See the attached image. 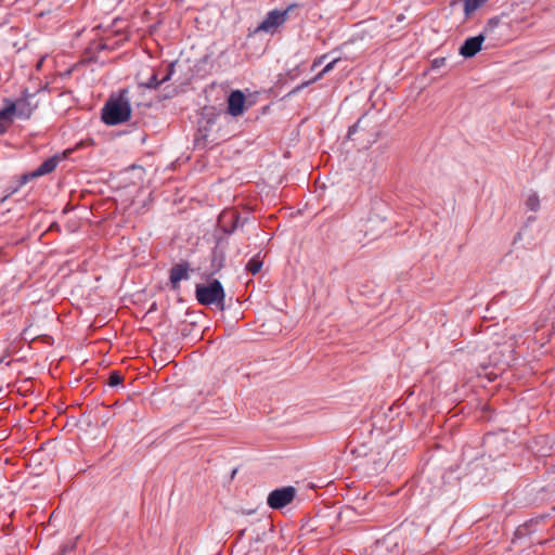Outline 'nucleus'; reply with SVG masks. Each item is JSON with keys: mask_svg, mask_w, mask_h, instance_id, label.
I'll use <instances>...</instances> for the list:
<instances>
[{"mask_svg": "<svg viewBox=\"0 0 555 555\" xmlns=\"http://www.w3.org/2000/svg\"><path fill=\"white\" fill-rule=\"evenodd\" d=\"M127 90L118 96L109 98L102 108V120L108 126H116L128 121L131 117V106L127 98Z\"/></svg>", "mask_w": 555, "mask_h": 555, "instance_id": "f257e3e1", "label": "nucleus"}, {"mask_svg": "<svg viewBox=\"0 0 555 555\" xmlns=\"http://www.w3.org/2000/svg\"><path fill=\"white\" fill-rule=\"evenodd\" d=\"M224 289L218 280L209 284L196 285V299L205 306L216 305L220 310L224 309Z\"/></svg>", "mask_w": 555, "mask_h": 555, "instance_id": "f03ea898", "label": "nucleus"}, {"mask_svg": "<svg viewBox=\"0 0 555 555\" xmlns=\"http://www.w3.org/2000/svg\"><path fill=\"white\" fill-rule=\"evenodd\" d=\"M35 93L24 90L16 101L4 99L3 103L9 108L12 116L20 119H29L38 107V103L34 102Z\"/></svg>", "mask_w": 555, "mask_h": 555, "instance_id": "7ed1b4c3", "label": "nucleus"}, {"mask_svg": "<svg viewBox=\"0 0 555 555\" xmlns=\"http://www.w3.org/2000/svg\"><path fill=\"white\" fill-rule=\"evenodd\" d=\"M294 7L295 4H292L284 11H270L266 18L253 31H250L249 35H256L258 33H274L278 27L286 22L288 12Z\"/></svg>", "mask_w": 555, "mask_h": 555, "instance_id": "20e7f679", "label": "nucleus"}, {"mask_svg": "<svg viewBox=\"0 0 555 555\" xmlns=\"http://www.w3.org/2000/svg\"><path fill=\"white\" fill-rule=\"evenodd\" d=\"M296 495L294 487L275 489L268 495L267 503L273 509H281L293 502Z\"/></svg>", "mask_w": 555, "mask_h": 555, "instance_id": "39448f33", "label": "nucleus"}, {"mask_svg": "<svg viewBox=\"0 0 555 555\" xmlns=\"http://www.w3.org/2000/svg\"><path fill=\"white\" fill-rule=\"evenodd\" d=\"M246 96L241 90H234L228 98V112L237 117L244 114Z\"/></svg>", "mask_w": 555, "mask_h": 555, "instance_id": "423d86ee", "label": "nucleus"}, {"mask_svg": "<svg viewBox=\"0 0 555 555\" xmlns=\"http://www.w3.org/2000/svg\"><path fill=\"white\" fill-rule=\"evenodd\" d=\"M485 39L482 34L467 38L460 48V54L464 57L475 56L481 50Z\"/></svg>", "mask_w": 555, "mask_h": 555, "instance_id": "0eeeda50", "label": "nucleus"}, {"mask_svg": "<svg viewBox=\"0 0 555 555\" xmlns=\"http://www.w3.org/2000/svg\"><path fill=\"white\" fill-rule=\"evenodd\" d=\"M189 270H190V267H189L188 262L177 263L170 269L169 279H170V283L172 284V288H175V289L179 288V283L182 280L189 279Z\"/></svg>", "mask_w": 555, "mask_h": 555, "instance_id": "6e6552de", "label": "nucleus"}, {"mask_svg": "<svg viewBox=\"0 0 555 555\" xmlns=\"http://www.w3.org/2000/svg\"><path fill=\"white\" fill-rule=\"evenodd\" d=\"M59 164V157L53 156L44 160L36 170L30 172L28 176H25V179L29 178H38L44 175H48L55 170Z\"/></svg>", "mask_w": 555, "mask_h": 555, "instance_id": "1a4fd4ad", "label": "nucleus"}, {"mask_svg": "<svg viewBox=\"0 0 555 555\" xmlns=\"http://www.w3.org/2000/svg\"><path fill=\"white\" fill-rule=\"evenodd\" d=\"M13 122L14 117L4 104V107L0 108V135L5 133L9 130V128L13 125Z\"/></svg>", "mask_w": 555, "mask_h": 555, "instance_id": "9d476101", "label": "nucleus"}, {"mask_svg": "<svg viewBox=\"0 0 555 555\" xmlns=\"http://www.w3.org/2000/svg\"><path fill=\"white\" fill-rule=\"evenodd\" d=\"M339 61V59H335L333 60L332 62H330L328 64L325 65V67L314 77L312 78L311 80H308V81H304L302 83H300L296 89H295V92L296 91H299L308 86H310L311 83L320 80L323 78V76L327 73H330L334 67H335V64Z\"/></svg>", "mask_w": 555, "mask_h": 555, "instance_id": "9b49d317", "label": "nucleus"}, {"mask_svg": "<svg viewBox=\"0 0 555 555\" xmlns=\"http://www.w3.org/2000/svg\"><path fill=\"white\" fill-rule=\"evenodd\" d=\"M488 0H464V13L470 16L477 9L483 5Z\"/></svg>", "mask_w": 555, "mask_h": 555, "instance_id": "f8f14e48", "label": "nucleus"}, {"mask_svg": "<svg viewBox=\"0 0 555 555\" xmlns=\"http://www.w3.org/2000/svg\"><path fill=\"white\" fill-rule=\"evenodd\" d=\"M261 267H262V261L259 260L258 258H251L247 264H246V269L251 273V274H257L258 272H260L261 270Z\"/></svg>", "mask_w": 555, "mask_h": 555, "instance_id": "ddd939ff", "label": "nucleus"}, {"mask_svg": "<svg viewBox=\"0 0 555 555\" xmlns=\"http://www.w3.org/2000/svg\"><path fill=\"white\" fill-rule=\"evenodd\" d=\"M526 206L531 211H537L540 207V198L537 194H531L527 201Z\"/></svg>", "mask_w": 555, "mask_h": 555, "instance_id": "4468645a", "label": "nucleus"}, {"mask_svg": "<svg viewBox=\"0 0 555 555\" xmlns=\"http://www.w3.org/2000/svg\"><path fill=\"white\" fill-rule=\"evenodd\" d=\"M122 380H124V376L119 372L113 371L109 373L107 384L111 387H115V386L120 385L122 383Z\"/></svg>", "mask_w": 555, "mask_h": 555, "instance_id": "2eb2a0df", "label": "nucleus"}, {"mask_svg": "<svg viewBox=\"0 0 555 555\" xmlns=\"http://www.w3.org/2000/svg\"><path fill=\"white\" fill-rule=\"evenodd\" d=\"M160 85V79L158 78V75L156 73L152 74V76L149 78L146 82H142L141 86H144L147 89H156Z\"/></svg>", "mask_w": 555, "mask_h": 555, "instance_id": "dca6fc26", "label": "nucleus"}, {"mask_svg": "<svg viewBox=\"0 0 555 555\" xmlns=\"http://www.w3.org/2000/svg\"><path fill=\"white\" fill-rule=\"evenodd\" d=\"M173 73H175V63H171L167 67V73L165 74V76H163L160 78V82L165 83V82L169 81L171 79V76H172Z\"/></svg>", "mask_w": 555, "mask_h": 555, "instance_id": "f3484780", "label": "nucleus"}, {"mask_svg": "<svg viewBox=\"0 0 555 555\" xmlns=\"http://www.w3.org/2000/svg\"><path fill=\"white\" fill-rule=\"evenodd\" d=\"M446 63V59L444 57H437L435 60H433L431 62V67L433 68H440L444 65Z\"/></svg>", "mask_w": 555, "mask_h": 555, "instance_id": "a211bd4d", "label": "nucleus"}, {"mask_svg": "<svg viewBox=\"0 0 555 555\" xmlns=\"http://www.w3.org/2000/svg\"><path fill=\"white\" fill-rule=\"evenodd\" d=\"M324 59H325V55H323V56H321L320 59L315 60V61L313 62V64H312V68H314V67L319 66V65L322 63V61H323Z\"/></svg>", "mask_w": 555, "mask_h": 555, "instance_id": "6ab92c4d", "label": "nucleus"}, {"mask_svg": "<svg viewBox=\"0 0 555 555\" xmlns=\"http://www.w3.org/2000/svg\"><path fill=\"white\" fill-rule=\"evenodd\" d=\"M359 122H360V120H359L356 125H353L352 127H350V128H349V131H348V134H349V135L356 131V129H357V128H358V126H359Z\"/></svg>", "mask_w": 555, "mask_h": 555, "instance_id": "aec40b11", "label": "nucleus"}]
</instances>
